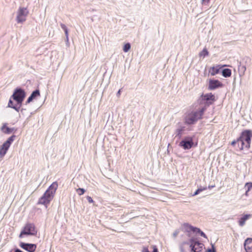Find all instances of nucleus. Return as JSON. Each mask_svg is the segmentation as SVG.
I'll list each match as a JSON object with an SVG mask.
<instances>
[{
  "mask_svg": "<svg viewBox=\"0 0 252 252\" xmlns=\"http://www.w3.org/2000/svg\"><path fill=\"white\" fill-rule=\"evenodd\" d=\"M205 112V108H200L197 110L192 111L184 117V123L187 125L195 124L199 120L202 119Z\"/></svg>",
  "mask_w": 252,
  "mask_h": 252,
  "instance_id": "obj_1",
  "label": "nucleus"
},
{
  "mask_svg": "<svg viewBox=\"0 0 252 252\" xmlns=\"http://www.w3.org/2000/svg\"><path fill=\"white\" fill-rule=\"evenodd\" d=\"M35 225L33 223H27L19 234V238H23L24 236H35L37 234Z\"/></svg>",
  "mask_w": 252,
  "mask_h": 252,
  "instance_id": "obj_2",
  "label": "nucleus"
},
{
  "mask_svg": "<svg viewBox=\"0 0 252 252\" xmlns=\"http://www.w3.org/2000/svg\"><path fill=\"white\" fill-rule=\"evenodd\" d=\"M26 96V93L25 90L20 87H17L15 89L11 98H12L16 102H18V104H21L22 105Z\"/></svg>",
  "mask_w": 252,
  "mask_h": 252,
  "instance_id": "obj_3",
  "label": "nucleus"
},
{
  "mask_svg": "<svg viewBox=\"0 0 252 252\" xmlns=\"http://www.w3.org/2000/svg\"><path fill=\"white\" fill-rule=\"evenodd\" d=\"M200 104H204V106L202 108H205V111L208 107L212 105L215 101V96L212 93L202 94L200 96Z\"/></svg>",
  "mask_w": 252,
  "mask_h": 252,
  "instance_id": "obj_4",
  "label": "nucleus"
},
{
  "mask_svg": "<svg viewBox=\"0 0 252 252\" xmlns=\"http://www.w3.org/2000/svg\"><path fill=\"white\" fill-rule=\"evenodd\" d=\"M251 63V59L247 56L242 58L240 62H238V71L240 76L244 75L247 66H250Z\"/></svg>",
  "mask_w": 252,
  "mask_h": 252,
  "instance_id": "obj_5",
  "label": "nucleus"
},
{
  "mask_svg": "<svg viewBox=\"0 0 252 252\" xmlns=\"http://www.w3.org/2000/svg\"><path fill=\"white\" fill-rule=\"evenodd\" d=\"M193 138L194 136H187L184 137L183 139L180 142L179 146L185 150H188L190 149L194 146Z\"/></svg>",
  "mask_w": 252,
  "mask_h": 252,
  "instance_id": "obj_6",
  "label": "nucleus"
},
{
  "mask_svg": "<svg viewBox=\"0 0 252 252\" xmlns=\"http://www.w3.org/2000/svg\"><path fill=\"white\" fill-rule=\"evenodd\" d=\"M231 145L235 148L236 150L240 151L242 150L248 151L251 147V144H248V145H247L246 142H245L242 139H239V138L232 141Z\"/></svg>",
  "mask_w": 252,
  "mask_h": 252,
  "instance_id": "obj_7",
  "label": "nucleus"
},
{
  "mask_svg": "<svg viewBox=\"0 0 252 252\" xmlns=\"http://www.w3.org/2000/svg\"><path fill=\"white\" fill-rule=\"evenodd\" d=\"M15 137L16 136L15 135H11L0 146V158H2L6 155L10 145L14 141Z\"/></svg>",
  "mask_w": 252,
  "mask_h": 252,
  "instance_id": "obj_8",
  "label": "nucleus"
},
{
  "mask_svg": "<svg viewBox=\"0 0 252 252\" xmlns=\"http://www.w3.org/2000/svg\"><path fill=\"white\" fill-rule=\"evenodd\" d=\"M29 14L27 8L20 7L17 11L16 21L17 23H23L26 20V17Z\"/></svg>",
  "mask_w": 252,
  "mask_h": 252,
  "instance_id": "obj_9",
  "label": "nucleus"
},
{
  "mask_svg": "<svg viewBox=\"0 0 252 252\" xmlns=\"http://www.w3.org/2000/svg\"><path fill=\"white\" fill-rule=\"evenodd\" d=\"M58 185L57 182H53L45 191L43 194L45 196L52 200L55 195L56 190L57 189Z\"/></svg>",
  "mask_w": 252,
  "mask_h": 252,
  "instance_id": "obj_10",
  "label": "nucleus"
},
{
  "mask_svg": "<svg viewBox=\"0 0 252 252\" xmlns=\"http://www.w3.org/2000/svg\"><path fill=\"white\" fill-rule=\"evenodd\" d=\"M239 139H242L246 142L247 145L251 144V139L252 138V130L251 129H245L243 130L238 137Z\"/></svg>",
  "mask_w": 252,
  "mask_h": 252,
  "instance_id": "obj_11",
  "label": "nucleus"
},
{
  "mask_svg": "<svg viewBox=\"0 0 252 252\" xmlns=\"http://www.w3.org/2000/svg\"><path fill=\"white\" fill-rule=\"evenodd\" d=\"M185 130L186 126L181 125L180 123H178L173 136H174L175 138H177L178 139H180L183 135L185 134Z\"/></svg>",
  "mask_w": 252,
  "mask_h": 252,
  "instance_id": "obj_12",
  "label": "nucleus"
},
{
  "mask_svg": "<svg viewBox=\"0 0 252 252\" xmlns=\"http://www.w3.org/2000/svg\"><path fill=\"white\" fill-rule=\"evenodd\" d=\"M223 84L219 80L210 79L209 81L208 89L209 90H215L217 89L221 88Z\"/></svg>",
  "mask_w": 252,
  "mask_h": 252,
  "instance_id": "obj_13",
  "label": "nucleus"
},
{
  "mask_svg": "<svg viewBox=\"0 0 252 252\" xmlns=\"http://www.w3.org/2000/svg\"><path fill=\"white\" fill-rule=\"evenodd\" d=\"M19 246L28 252H34L37 248L36 244L20 242Z\"/></svg>",
  "mask_w": 252,
  "mask_h": 252,
  "instance_id": "obj_14",
  "label": "nucleus"
},
{
  "mask_svg": "<svg viewBox=\"0 0 252 252\" xmlns=\"http://www.w3.org/2000/svg\"><path fill=\"white\" fill-rule=\"evenodd\" d=\"M182 226L183 227L184 231L188 233V236L189 237L190 236L189 233L190 232H192L195 233V232L196 228H197L196 227L193 226L191 225V224H190L189 223H187V222L184 223L182 224Z\"/></svg>",
  "mask_w": 252,
  "mask_h": 252,
  "instance_id": "obj_15",
  "label": "nucleus"
},
{
  "mask_svg": "<svg viewBox=\"0 0 252 252\" xmlns=\"http://www.w3.org/2000/svg\"><path fill=\"white\" fill-rule=\"evenodd\" d=\"M190 243L189 247L190 248L191 252H196L197 248L196 247L200 243V242L196 238L192 237L189 240Z\"/></svg>",
  "mask_w": 252,
  "mask_h": 252,
  "instance_id": "obj_16",
  "label": "nucleus"
},
{
  "mask_svg": "<svg viewBox=\"0 0 252 252\" xmlns=\"http://www.w3.org/2000/svg\"><path fill=\"white\" fill-rule=\"evenodd\" d=\"M244 246L246 252H252V238H248L246 239Z\"/></svg>",
  "mask_w": 252,
  "mask_h": 252,
  "instance_id": "obj_17",
  "label": "nucleus"
},
{
  "mask_svg": "<svg viewBox=\"0 0 252 252\" xmlns=\"http://www.w3.org/2000/svg\"><path fill=\"white\" fill-rule=\"evenodd\" d=\"M45 195V194H43L42 196L39 198L37 204L44 205L46 207H47V205L50 204L51 200Z\"/></svg>",
  "mask_w": 252,
  "mask_h": 252,
  "instance_id": "obj_18",
  "label": "nucleus"
},
{
  "mask_svg": "<svg viewBox=\"0 0 252 252\" xmlns=\"http://www.w3.org/2000/svg\"><path fill=\"white\" fill-rule=\"evenodd\" d=\"M1 130L5 134H9L12 132H15L17 129L14 127H9L7 126V124H4L1 127Z\"/></svg>",
  "mask_w": 252,
  "mask_h": 252,
  "instance_id": "obj_19",
  "label": "nucleus"
},
{
  "mask_svg": "<svg viewBox=\"0 0 252 252\" xmlns=\"http://www.w3.org/2000/svg\"><path fill=\"white\" fill-rule=\"evenodd\" d=\"M21 106L22 105L21 104H18V102H16V104H14L13 101L11 100V98L9 100L8 107L14 109L17 112H19Z\"/></svg>",
  "mask_w": 252,
  "mask_h": 252,
  "instance_id": "obj_20",
  "label": "nucleus"
},
{
  "mask_svg": "<svg viewBox=\"0 0 252 252\" xmlns=\"http://www.w3.org/2000/svg\"><path fill=\"white\" fill-rule=\"evenodd\" d=\"M222 67V66L220 65H217L216 66L211 67L209 72L212 76H215L220 72Z\"/></svg>",
  "mask_w": 252,
  "mask_h": 252,
  "instance_id": "obj_21",
  "label": "nucleus"
},
{
  "mask_svg": "<svg viewBox=\"0 0 252 252\" xmlns=\"http://www.w3.org/2000/svg\"><path fill=\"white\" fill-rule=\"evenodd\" d=\"M251 215L250 214H245L242 217H241L239 220V224L241 226H243L245 223V221L249 219Z\"/></svg>",
  "mask_w": 252,
  "mask_h": 252,
  "instance_id": "obj_22",
  "label": "nucleus"
},
{
  "mask_svg": "<svg viewBox=\"0 0 252 252\" xmlns=\"http://www.w3.org/2000/svg\"><path fill=\"white\" fill-rule=\"evenodd\" d=\"M221 74L225 78L229 77L231 75V70L229 68L222 69Z\"/></svg>",
  "mask_w": 252,
  "mask_h": 252,
  "instance_id": "obj_23",
  "label": "nucleus"
},
{
  "mask_svg": "<svg viewBox=\"0 0 252 252\" xmlns=\"http://www.w3.org/2000/svg\"><path fill=\"white\" fill-rule=\"evenodd\" d=\"M34 99L37 98L38 96H40V91L39 89H36L33 91L30 95Z\"/></svg>",
  "mask_w": 252,
  "mask_h": 252,
  "instance_id": "obj_24",
  "label": "nucleus"
},
{
  "mask_svg": "<svg viewBox=\"0 0 252 252\" xmlns=\"http://www.w3.org/2000/svg\"><path fill=\"white\" fill-rule=\"evenodd\" d=\"M207 189V187L206 186V187H200L199 188H198L193 193V194H192V196H195V195H198L199 193H200L201 191H203V190H205L206 189Z\"/></svg>",
  "mask_w": 252,
  "mask_h": 252,
  "instance_id": "obj_25",
  "label": "nucleus"
},
{
  "mask_svg": "<svg viewBox=\"0 0 252 252\" xmlns=\"http://www.w3.org/2000/svg\"><path fill=\"white\" fill-rule=\"evenodd\" d=\"M209 55V52L206 48H204L201 52L199 53V56L202 57L203 58Z\"/></svg>",
  "mask_w": 252,
  "mask_h": 252,
  "instance_id": "obj_26",
  "label": "nucleus"
},
{
  "mask_svg": "<svg viewBox=\"0 0 252 252\" xmlns=\"http://www.w3.org/2000/svg\"><path fill=\"white\" fill-rule=\"evenodd\" d=\"M195 234H199L201 236L207 238V235L205 234L204 232H203L200 228L197 227L196 231L195 232Z\"/></svg>",
  "mask_w": 252,
  "mask_h": 252,
  "instance_id": "obj_27",
  "label": "nucleus"
},
{
  "mask_svg": "<svg viewBox=\"0 0 252 252\" xmlns=\"http://www.w3.org/2000/svg\"><path fill=\"white\" fill-rule=\"evenodd\" d=\"M131 48V45L129 43L127 42L124 44L123 46V50L124 52L126 53Z\"/></svg>",
  "mask_w": 252,
  "mask_h": 252,
  "instance_id": "obj_28",
  "label": "nucleus"
},
{
  "mask_svg": "<svg viewBox=\"0 0 252 252\" xmlns=\"http://www.w3.org/2000/svg\"><path fill=\"white\" fill-rule=\"evenodd\" d=\"M189 243L188 242H186V241H184V242H182L181 244H180V246H179L180 252H186V251L184 249V246L185 245H189Z\"/></svg>",
  "mask_w": 252,
  "mask_h": 252,
  "instance_id": "obj_29",
  "label": "nucleus"
},
{
  "mask_svg": "<svg viewBox=\"0 0 252 252\" xmlns=\"http://www.w3.org/2000/svg\"><path fill=\"white\" fill-rule=\"evenodd\" d=\"M245 187L247 188V190L246 191V194H247V193L252 189V183H247L245 185Z\"/></svg>",
  "mask_w": 252,
  "mask_h": 252,
  "instance_id": "obj_30",
  "label": "nucleus"
},
{
  "mask_svg": "<svg viewBox=\"0 0 252 252\" xmlns=\"http://www.w3.org/2000/svg\"><path fill=\"white\" fill-rule=\"evenodd\" d=\"M204 246V244L203 243L200 242L197 245V247H196V248H197L196 252H201L203 250Z\"/></svg>",
  "mask_w": 252,
  "mask_h": 252,
  "instance_id": "obj_31",
  "label": "nucleus"
},
{
  "mask_svg": "<svg viewBox=\"0 0 252 252\" xmlns=\"http://www.w3.org/2000/svg\"><path fill=\"white\" fill-rule=\"evenodd\" d=\"M86 191V190L83 188H78L76 189V192L79 195H83Z\"/></svg>",
  "mask_w": 252,
  "mask_h": 252,
  "instance_id": "obj_32",
  "label": "nucleus"
},
{
  "mask_svg": "<svg viewBox=\"0 0 252 252\" xmlns=\"http://www.w3.org/2000/svg\"><path fill=\"white\" fill-rule=\"evenodd\" d=\"M211 248H208L206 252H216V250L214 244H211Z\"/></svg>",
  "mask_w": 252,
  "mask_h": 252,
  "instance_id": "obj_33",
  "label": "nucleus"
},
{
  "mask_svg": "<svg viewBox=\"0 0 252 252\" xmlns=\"http://www.w3.org/2000/svg\"><path fill=\"white\" fill-rule=\"evenodd\" d=\"M33 100H34L32 96L30 95V96L28 98L27 101H26L25 104L27 105V104L30 103V102L32 101Z\"/></svg>",
  "mask_w": 252,
  "mask_h": 252,
  "instance_id": "obj_34",
  "label": "nucleus"
},
{
  "mask_svg": "<svg viewBox=\"0 0 252 252\" xmlns=\"http://www.w3.org/2000/svg\"><path fill=\"white\" fill-rule=\"evenodd\" d=\"M33 100H34L32 96L30 95V96L28 98L27 101H26L25 104L27 105V104L30 103V102L32 101Z\"/></svg>",
  "mask_w": 252,
  "mask_h": 252,
  "instance_id": "obj_35",
  "label": "nucleus"
},
{
  "mask_svg": "<svg viewBox=\"0 0 252 252\" xmlns=\"http://www.w3.org/2000/svg\"><path fill=\"white\" fill-rule=\"evenodd\" d=\"M202 4L204 5H208L210 0H201Z\"/></svg>",
  "mask_w": 252,
  "mask_h": 252,
  "instance_id": "obj_36",
  "label": "nucleus"
},
{
  "mask_svg": "<svg viewBox=\"0 0 252 252\" xmlns=\"http://www.w3.org/2000/svg\"><path fill=\"white\" fill-rule=\"evenodd\" d=\"M86 198H87V199L88 201L90 203H92L94 202V200H93V199H92V198L91 196H87Z\"/></svg>",
  "mask_w": 252,
  "mask_h": 252,
  "instance_id": "obj_37",
  "label": "nucleus"
},
{
  "mask_svg": "<svg viewBox=\"0 0 252 252\" xmlns=\"http://www.w3.org/2000/svg\"><path fill=\"white\" fill-rule=\"evenodd\" d=\"M152 252H159L156 246H154L153 247Z\"/></svg>",
  "mask_w": 252,
  "mask_h": 252,
  "instance_id": "obj_38",
  "label": "nucleus"
},
{
  "mask_svg": "<svg viewBox=\"0 0 252 252\" xmlns=\"http://www.w3.org/2000/svg\"><path fill=\"white\" fill-rule=\"evenodd\" d=\"M179 231L178 230H176L175 232L173 233V237L175 238L177 237V236L178 235Z\"/></svg>",
  "mask_w": 252,
  "mask_h": 252,
  "instance_id": "obj_39",
  "label": "nucleus"
},
{
  "mask_svg": "<svg viewBox=\"0 0 252 252\" xmlns=\"http://www.w3.org/2000/svg\"><path fill=\"white\" fill-rule=\"evenodd\" d=\"M142 252H150L147 247H144L143 248Z\"/></svg>",
  "mask_w": 252,
  "mask_h": 252,
  "instance_id": "obj_40",
  "label": "nucleus"
},
{
  "mask_svg": "<svg viewBox=\"0 0 252 252\" xmlns=\"http://www.w3.org/2000/svg\"><path fill=\"white\" fill-rule=\"evenodd\" d=\"M60 26L63 30H64V29H66L67 28L64 24L61 23Z\"/></svg>",
  "mask_w": 252,
  "mask_h": 252,
  "instance_id": "obj_41",
  "label": "nucleus"
},
{
  "mask_svg": "<svg viewBox=\"0 0 252 252\" xmlns=\"http://www.w3.org/2000/svg\"><path fill=\"white\" fill-rule=\"evenodd\" d=\"M65 42H66V46H69V39H68V37H67V38L65 37Z\"/></svg>",
  "mask_w": 252,
  "mask_h": 252,
  "instance_id": "obj_42",
  "label": "nucleus"
},
{
  "mask_svg": "<svg viewBox=\"0 0 252 252\" xmlns=\"http://www.w3.org/2000/svg\"><path fill=\"white\" fill-rule=\"evenodd\" d=\"M14 252H23L22 250H21L20 249H19L18 248H15L14 249Z\"/></svg>",
  "mask_w": 252,
  "mask_h": 252,
  "instance_id": "obj_43",
  "label": "nucleus"
},
{
  "mask_svg": "<svg viewBox=\"0 0 252 252\" xmlns=\"http://www.w3.org/2000/svg\"><path fill=\"white\" fill-rule=\"evenodd\" d=\"M121 89H119V91H118V92L117 93V94H116L117 96L119 97V96L121 94Z\"/></svg>",
  "mask_w": 252,
  "mask_h": 252,
  "instance_id": "obj_44",
  "label": "nucleus"
},
{
  "mask_svg": "<svg viewBox=\"0 0 252 252\" xmlns=\"http://www.w3.org/2000/svg\"><path fill=\"white\" fill-rule=\"evenodd\" d=\"M215 187V185L209 186L207 188L211 189Z\"/></svg>",
  "mask_w": 252,
  "mask_h": 252,
  "instance_id": "obj_45",
  "label": "nucleus"
},
{
  "mask_svg": "<svg viewBox=\"0 0 252 252\" xmlns=\"http://www.w3.org/2000/svg\"><path fill=\"white\" fill-rule=\"evenodd\" d=\"M64 33H65V37L67 38V37H68V31H67L66 32H64Z\"/></svg>",
  "mask_w": 252,
  "mask_h": 252,
  "instance_id": "obj_46",
  "label": "nucleus"
},
{
  "mask_svg": "<svg viewBox=\"0 0 252 252\" xmlns=\"http://www.w3.org/2000/svg\"><path fill=\"white\" fill-rule=\"evenodd\" d=\"M64 32H66L67 31H68V29L67 28L66 29H64V30H63Z\"/></svg>",
  "mask_w": 252,
  "mask_h": 252,
  "instance_id": "obj_47",
  "label": "nucleus"
},
{
  "mask_svg": "<svg viewBox=\"0 0 252 252\" xmlns=\"http://www.w3.org/2000/svg\"><path fill=\"white\" fill-rule=\"evenodd\" d=\"M94 10H94V9H92V11H94Z\"/></svg>",
  "mask_w": 252,
  "mask_h": 252,
  "instance_id": "obj_48",
  "label": "nucleus"
},
{
  "mask_svg": "<svg viewBox=\"0 0 252 252\" xmlns=\"http://www.w3.org/2000/svg\"><path fill=\"white\" fill-rule=\"evenodd\" d=\"M23 110H24V109L23 108H22L21 111L22 112Z\"/></svg>",
  "mask_w": 252,
  "mask_h": 252,
  "instance_id": "obj_49",
  "label": "nucleus"
}]
</instances>
